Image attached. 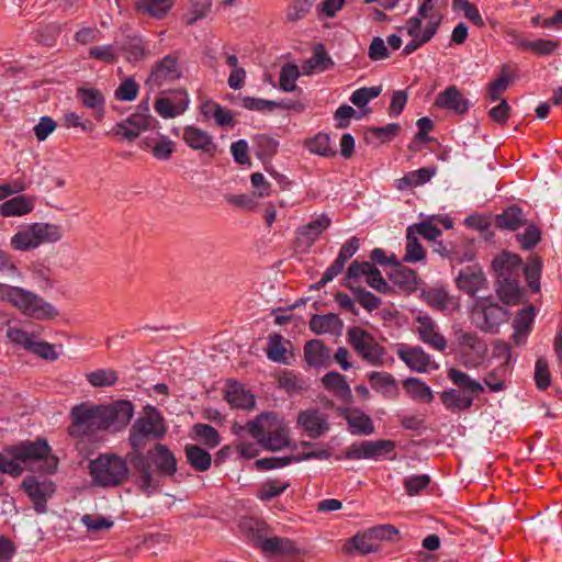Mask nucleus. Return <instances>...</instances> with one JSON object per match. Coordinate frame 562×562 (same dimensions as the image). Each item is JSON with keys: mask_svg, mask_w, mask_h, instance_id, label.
Segmentation results:
<instances>
[{"mask_svg": "<svg viewBox=\"0 0 562 562\" xmlns=\"http://www.w3.org/2000/svg\"><path fill=\"white\" fill-rule=\"evenodd\" d=\"M492 268L496 276L497 294L507 305L518 304L522 297L524 289L520 284L522 272L530 290L532 292L540 290L542 260L538 256H531L524 266L518 255L503 251L494 258Z\"/></svg>", "mask_w": 562, "mask_h": 562, "instance_id": "nucleus-1", "label": "nucleus"}, {"mask_svg": "<svg viewBox=\"0 0 562 562\" xmlns=\"http://www.w3.org/2000/svg\"><path fill=\"white\" fill-rule=\"evenodd\" d=\"M134 415L130 401L121 400L109 405H97L89 402L71 408L69 435L77 438H91L99 431L110 428H124Z\"/></svg>", "mask_w": 562, "mask_h": 562, "instance_id": "nucleus-2", "label": "nucleus"}, {"mask_svg": "<svg viewBox=\"0 0 562 562\" xmlns=\"http://www.w3.org/2000/svg\"><path fill=\"white\" fill-rule=\"evenodd\" d=\"M167 428L161 414L157 408L148 406L130 429V445L134 452L128 454L136 473L139 488L151 494L159 487V482L154 477L151 464L142 450L148 440H160L166 436Z\"/></svg>", "mask_w": 562, "mask_h": 562, "instance_id": "nucleus-3", "label": "nucleus"}, {"mask_svg": "<svg viewBox=\"0 0 562 562\" xmlns=\"http://www.w3.org/2000/svg\"><path fill=\"white\" fill-rule=\"evenodd\" d=\"M244 429L265 449L278 451L289 445V430L273 413L261 414L247 423Z\"/></svg>", "mask_w": 562, "mask_h": 562, "instance_id": "nucleus-4", "label": "nucleus"}, {"mask_svg": "<svg viewBox=\"0 0 562 562\" xmlns=\"http://www.w3.org/2000/svg\"><path fill=\"white\" fill-rule=\"evenodd\" d=\"M92 481L103 487H114L127 481L130 468L124 458L113 453H102L89 463Z\"/></svg>", "mask_w": 562, "mask_h": 562, "instance_id": "nucleus-5", "label": "nucleus"}, {"mask_svg": "<svg viewBox=\"0 0 562 562\" xmlns=\"http://www.w3.org/2000/svg\"><path fill=\"white\" fill-rule=\"evenodd\" d=\"M63 238L61 226L37 222L22 226L12 237L11 246L15 250L29 251L43 244H54Z\"/></svg>", "mask_w": 562, "mask_h": 562, "instance_id": "nucleus-6", "label": "nucleus"}, {"mask_svg": "<svg viewBox=\"0 0 562 562\" xmlns=\"http://www.w3.org/2000/svg\"><path fill=\"white\" fill-rule=\"evenodd\" d=\"M7 452L25 468L34 462H42L40 469L46 473H53L58 467V458L50 453V447L45 440L24 442L12 446Z\"/></svg>", "mask_w": 562, "mask_h": 562, "instance_id": "nucleus-7", "label": "nucleus"}, {"mask_svg": "<svg viewBox=\"0 0 562 562\" xmlns=\"http://www.w3.org/2000/svg\"><path fill=\"white\" fill-rule=\"evenodd\" d=\"M452 350L467 368H476L487 353L486 342L474 331L457 329L453 331Z\"/></svg>", "mask_w": 562, "mask_h": 562, "instance_id": "nucleus-8", "label": "nucleus"}, {"mask_svg": "<svg viewBox=\"0 0 562 562\" xmlns=\"http://www.w3.org/2000/svg\"><path fill=\"white\" fill-rule=\"evenodd\" d=\"M348 341L355 351L370 366L382 367L385 363L386 351L374 337L360 327L348 330Z\"/></svg>", "mask_w": 562, "mask_h": 562, "instance_id": "nucleus-9", "label": "nucleus"}, {"mask_svg": "<svg viewBox=\"0 0 562 562\" xmlns=\"http://www.w3.org/2000/svg\"><path fill=\"white\" fill-rule=\"evenodd\" d=\"M471 317L475 326L485 333H494L506 322L507 311L493 297H479L474 301Z\"/></svg>", "mask_w": 562, "mask_h": 562, "instance_id": "nucleus-10", "label": "nucleus"}, {"mask_svg": "<svg viewBox=\"0 0 562 562\" xmlns=\"http://www.w3.org/2000/svg\"><path fill=\"white\" fill-rule=\"evenodd\" d=\"M14 307L22 315L36 321H49L58 316V311L52 303L24 288H22Z\"/></svg>", "mask_w": 562, "mask_h": 562, "instance_id": "nucleus-11", "label": "nucleus"}, {"mask_svg": "<svg viewBox=\"0 0 562 562\" xmlns=\"http://www.w3.org/2000/svg\"><path fill=\"white\" fill-rule=\"evenodd\" d=\"M182 77V67L179 57L170 54L158 60L151 68L145 86L150 90H157L170 85Z\"/></svg>", "mask_w": 562, "mask_h": 562, "instance_id": "nucleus-12", "label": "nucleus"}, {"mask_svg": "<svg viewBox=\"0 0 562 562\" xmlns=\"http://www.w3.org/2000/svg\"><path fill=\"white\" fill-rule=\"evenodd\" d=\"M7 337L12 344L22 347L44 360L55 361L59 358V353L56 351L54 345L47 341L36 340L33 334L21 328L9 327Z\"/></svg>", "mask_w": 562, "mask_h": 562, "instance_id": "nucleus-13", "label": "nucleus"}, {"mask_svg": "<svg viewBox=\"0 0 562 562\" xmlns=\"http://www.w3.org/2000/svg\"><path fill=\"white\" fill-rule=\"evenodd\" d=\"M414 331L419 340L434 350L443 352L447 348V339L440 333L438 324L428 314L419 313L414 321Z\"/></svg>", "mask_w": 562, "mask_h": 562, "instance_id": "nucleus-14", "label": "nucleus"}, {"mask_svg": "<svg viewBox=\"0 0 562 562\" xmlns=\"http://www.w3.org/2000/svg\"><path fill=\"white\" fill-rule=\"evenodd\" d=\"M22 488L33 503L36 513L44 514L47 510V501L55 493V484L47 480H40L36 476H29L23 480Z\"/></svg>", "mask_w": 562, "mask_h": 562, "instance_id": "nucleus-15", "label": "nucleus"}, {"mask_svg": "<svg viewBox=\"0 0 562 562\" xmlns=\"http://www.w3.org/2000/svg\"><path fill=\"white\" fill-rule=\"evenodd\" d=\"M190 104V98L184 89H177L167 95L158 98L154 103L155 112L162 119H172L183 114Z\"/></svg>", "mask_w": 562, "mask_h": 562, "instance_id": "nucleus-16", "label": "nucleus"}, {"mask_svg": "<svg viewBox=\"0 0 562 562\" xmlns=\"http://www.w3.org/2000/svg\"><path fill=\"white\" fill-rule=\"evenodd\" d=\"M156 120L148 113V108L142 112H136L130 115L125 121L117 123L115 126V134L133 142L142 132L154 127Z\"/></svg>", "mask_w": 562, "mask_h": 562, "instance_id": "nucleus-17", "label": "nucleus"}, {"mask_svg": "<svg viewBox=\"0 0 562 562\" xmlns=\"http://www.w3.org/2000/svg\"><path fill=\"white\" fill-rule=\"evenodd\" d=\"M297 426L312 439L324 436L329 429L326 414L314 408L299 413Z\"/></svg>", "mask_w": 562, "mask_h": 562, "instance_id": "nucleus-18", "label": "nucleus"}, {"mask_svg": "<svg viewBox=\"0 0 562 562\" xmlns=\"http://www.w3.org/2000/svg\"><path fill=\"white\" fill-rule=\"evenodd\" d=\"M256 547L266 554L281 558H294L300 553V549L293 540L282 537H258Z\"/></svg>", "mask_w": 562, "mask_h": 562, "instance_id": "nucleus-19", "label": "nucleus"}, {"mask_svg": "<svg viewBox=\"0 0 562 562\" xmlns=\"http://www.w3.org/2000/svg\"><path fill=\"white\" fill-rule=\"evenodd\" d=\"M360 240L358 237L349 238L340 248L335 261L325 270L318 285L323 286L333 281L345 268L346 262L358 251Z\"/></svg>", "mask_w": 562, "mask_h": 562, "instance_id": "nucleus-20", "label": "nucleus"}, {"mask_svg": "<svg viewBox=\"0 0 562 562\" xmlns=\"http://www.w3.org/2000/svg\"><path fill=\"white\" fill-rule=\"evenodd\" d=\"M151 464L157 471V480L159 476H173L177 472V460L170 449L161 443H157L147 453ZM160 483V481H158Z\"/></svg>", "mask_w": 562, "mask_h": 562, "instance_id": "nucleus-21", "label": "nucleus"}, {"mask_svg": "<svg viewBox=\"0 0 562 562\" xmlns=\"http://www.w3.org/2000/svg\"><path fill=\"white\" fill-rule=\"evenodd\" d=\"M435 106L462 115L469 111L470 101L456 87L449 86L439 92L435 99Z\"/></svg>", "mask_w": 562, "mask_h": 562, "instance_id": "nucleus-22", "label": "nucleus"}, {"mask_svg": "<svg viewBox=\"0 0 562 562\" xmlns=\"http://www.w3.org/2000/svg\"><path fill=\"white\" fill-rule=\"evenodd\" d=\"M396 353L413 371L427 372L432 366L431 357L419 346L401 345Z\"/></svg>", "mask_w": 562, "mask_h": 562, "instance_id": "nucleus-23", "label": "nucleus"}, {"mask_svg": "<svg viewBox=\"0 0 562 562\" xmlns=\"http://www.w3.org/2000/svg\"><path fill=\"white\" fill-rule=\"evenodd\" d=\"M456 283L460 291L474 296L480 290L485 288L486 279L481 268L470 266L459 272Z\"/></svg>", "mask_w": 562, "mask_h": 562, "instance_id": "nucleus-24", "label": "nucleus"}, {"mask_svg": "<svg viewBox=\"0 0 562 562\" xmlns=\"http://www.w3.org/2000/svg\"><path fill=\"white\" fill-rule=\"evenodd\" d=\"M177 0H135V11L154 20H164L172 11Z\"/></svg>", "mask_w": 562, "mask_h": 562, "instance_id": "nucleus-25", "label": "nucleus"}, {"mask_svg": "<svg viewBox=\"0 0 562 562\" xmlns=\"http://www.w3.org/2000/svg\"><path fill=\"white\" fill-rule=\"evenodd\" d=\"M225 398L236 408L250 409L255 406V396L236 381L226 384Z\"/></svg>", "mask_w": 562, "mask_h": 562, "instance_id": "nucleus-26", "label": "nucleus"}, {"mask_svg": "<svg viewBox=\"0 0 562 562\" xmlns=\"http://www.w3.org/2000/svg\"><path fill=\"white\" fill-rule=\"evenodd\" d=\"M77 98L85 108L93 110V115L97 121L103 119L105 99L100 90L80 87L77 89Z\"/></svg>", "mask_w": 562, "mask_h": 562, "instance_id": "nucleus-27", "label": "nucleus"}, {"mask_svg": "<svg viewBox=\"0 0 562 562\" xmlns=\"http://www.w3.org/2000/svg\"><path fill=\"white\" fill-rule=\"evenodd\" d=\"M535 319V308L532 305H528L520 310L514 319V334L513 340L516 345H522L526 342L527 337L531 330Z\"/></svg>", "mask_w": 562, "mask_h": 562, "instance_id": "nucleus-28", "label": "nucleus"}, {"mask_svg": "<svg viewBox=\"0 0 562 562\" xmlns=\"http://www.w3.org/2000/svg\"><path fill=\"white\" fill-rule=\"evenodd\" d=\"M496 348L499 350V355H504L505 360L501 368L488 372L484 378V383L492 392H499L505 389L506 366L510 360L509 346L507 344L499 342L496 345Z\"/></svg>", "mask_w": 562, "mask_h": 562, "instance_id": "nucleus-29", "label": "nucleus"}, {"mask_svg": "<svg viewBox=\"0 0 562 562\" xmlns=\"http://www.w3.org/2000/svg\"><path fill=\"white\" fill-rule=\"evenodd\" d=\"M183 139L194 150L211 153L216 148L213 137L206 131L195 126H187L184 128Z\"/></svg>", "mask_w": 562, "mask_h": 562, "instance_id": "nucleus-30", "label": "nucleus"}, {"mask_svg": "<svg viewBox=\"0 0 562 562\" xmlns=\"http://www.w3.org/2000/svg\"><path fill=\"white\" fill-rule=\"evenodd\" d=\"M508 35L512 36L517 44V47L522 50H531L536 55L539 56H548L554 53V50L560 46L559 41L538 38L536 41H528L525 38H518L515 31L508 32Z\"/></svg>", "mask_w": 562, "mask_h": 562, "instance_id": "nucleus-31", "label": "nucleus"}, {"mask_svg": "<svg viewBox=\"0 0 562 562\" xmlns=\"http://www.w3.org/2000/svg\"><path fill=\"white\" fill-rule=\"evenodd\" d=\"M447 376L458 390L465 392L474 398L484 392V387L480 382L457 368H450L447 371Z\"/></svg>", "mask_w": 562, "mask_h": 562, "instance_id": "nucleus-32", "label": "nucleus"}, {"mask_svg": "<svg viewBox=\"0 0 562 562\" xmlns=\"http://www.w3.org/2000/svg\"><path fill=\"white\" fill-rule=\"evenodd\" d=\"M334 66L333 59L328 56L322 44L315 46L312 57L302 64L303 75L323 72Z\"/></svg>", "mask_w": 562, "mask_h": 562, "instance_id": "nucleus-33", "label": "nucleus"}, {"mask_svg": "<svg viewBox=\"0 0 562 562\" xmlns=\"http://www.w3.org/2000/svg\"><path fill=\"white\" fill-rule=\"evenodd\" d=\"M423 299L427 305L441 312L456 306L453 297L443 286H434L424 290Z\"/></svg>", "mask_w": 562, "mask_h": 562, "instance_id": "nucleus-34", "label": "nucleus"}, {"mask_svg": "<svg viewBox=\"0 0 562 562\" xmlns=\"http://www.w3.org/2000/svg\"><path fill=\"white\" fill-rule=\"evenodd\" d=\"M440 400L445 407L452 412H461L469 409L474 402V397L463 391L449 389L440 394Z\"/></svg>", "mask_w": 562, "mask_h": 562, "instance_id": "nucleus-35", "label": "nucleus"}, {"mask_svg": "<svg viewBox=\"0 0 562 562\" xmlns=\"http://www.w3.org/2000/svg\"><path fill=\"white\" fill-rule=\"evenodd\" d=\"M34 209V199L26 195H16L0 205V215L4 217L22 216Z\"/></svg>", "mask_w": 562, "mask_h": 562, "instance_id": "nucleus-36", "label": "nucleus"}, {"mask_svg": "<svg viewBox=\"0 0 562 562\" xmlns=\"http://www.w3.org/2000/svg\"><path fill=\"white\" fill-rule=\"evenodd\" d=\"M526 224V218L522 210L517 205H510L496 215L495 225L501 229L517 231Z\"/></svg>", "mask_w": 562, "mask_h": 562, "instance_id": "nucleus-37", "label": "nucleus"}, {"mask_svg": "<svg viewBox=\"0 0 562 562\" xmlns=\"http://www.w3.org/2000/svg\"><path fill=\"white\" fill-rule=\"evenodd\" d=\"M439 0H424L418 8V15L427 20L424 31L430 35H435L442 21V14L438 11L437 4Z\"/></svg>", "mask_w": 562, "mask_h": 562, "instance_id": "nucleus-38", "label": "nucleus"}, {"mask_svg": "<svg viewBox=\"0 0 562 562\" xmlns=\"http://www.w3.org/2000/svg\"><path fill=\"white\" fill-rule=\"evenodd\" d=\"M342 327L340 318L333 313L326 315H314L310 321V328L317 335L336 334Z\"/></svg>", "mask_w": 562, "mask_h": 562, "instance_id": "nucleus-39", "label": "nucleus"}, {"mask_svg": "<svg viewBox=\"0 0 562 562\" xmlns=\"http://www.w3.org/2000/svg\"><path fill=\"white\" fill-rule=\"evenodd\" d=\"M391 280L402 291L412 293L417 289L418 277L417 273L407 267L396 265L391 273Z\"/></svg>", "mask_w": 562, "mask_h": 562, "instance_id": "nucleus-40", "label": "nucleus"}, {"mask_svg": "<svg viewBox=\"0 0 562 562\" xmlns=\"http://www.w3.org/2000/svg\"><path fill=\"white\" fill-rule=\"evenodd\" d=\"M304 147L313 155L322 157H333L336 155V149L330 143L328 134L319 132L315 136L304 140Z\"/></svg>", "mask_w": 562, "mask_h": 562, "instance_id": "nucleus-41", "label": "nucleus"}, {"mask_svg": "<svg viewBox=\"0 0 562 562\" xmlns=\"http://www.w3.org/2000/svg\"><path fill=\"white\" fill-rule=\"evenodd\" d=\"M403 389L415 401L430 403L434 400L431 389L418 378H407L403 382Z\"/></svg>", "mask_w": 562, "mask_h": 562, "instance_id": "nucleus-42", "label": "nucleus"}, {"mask_svg": "<svg viewBox=\"0 0 562 562\" xmlns=\"http://www.w3.org/2000/svg\"><path fill=\"white\" fill-rule=\"evenodd\" d=\"M186 457L189 464L199 472L210 469L212 463L211 454L196 445H187L184 448Z\"/></svg>", "mask_w": 562, "mask_h": 562, "instance_id": "nucleus-43", "label": "nucleus"}, {"mask_svg": "<svg viewBox=\"0 0 562 562\" xmlns=\"http://www.w3.org/2000/svg\"><path fill=\"white\" fill-rule=\"evenodd\" d=\"M304 357L310 366L321 367L330 358V352L319 340H311L304 347Z\"/></svg>", "mask_w": 562, "mask_h": 562, "instance_id": "nucleus-44", "label": "nucleus"}, {"mask_svg": "<svg viewBox=\"0 0 562 562\" xmlns=\"http://www.w3.org/2000/svg\"><path fill=\"white\" fill-rule=\"evenodd\" d=\"M349 430L353 435H371L374 426L371 418L362 412L352 411L346 416Z\"/></svg>", "mask_w": 562, "mask_h": 562, "instance_id": "nucleus-45", "label": "nucleus"}, {"mask_svg": "<svg viewBox=\"0 0 562 562\" xmlns=\"http://www.w3.org/2000/svg\"><path fill=\"white\" fill-rule=\"evenodd\" d=\"M322 382L325 389L335 396L340 398L350 396V387L342 374L334 371L328 372L323 376Z\"/></svg>", "mask_w": 562, "mask_h": 562, "instance_id": "nucleus-46", "label": "nucleus"}, {"mask_svg": "<svg viewBox=\"0 0 562 562\" xmlns=\"http://www.w3.org/2000/svg\"><path fill=\"white\" fill-rule=\"evenodd\" d=\"M330 223L331 220L327 215L322 214L306 225L301 226L299 234L308 243H314L318 236L330 226Z\"/></svg>", "mask_w": 562, "mask_h": 562, "instance_id": "nucleus-47", "label": "nucleus"}, {"mask_svg": "<svg viewBox=\"0 0 562 562\" xmlns=\"http://www.w3.org/2000/svg\"><path fill=\"white\" fill-rule=\"evenodd\" d=\"M452 10L454 12H462L464 18L473 25L480 29L484 27L485 22L474 3L468 0H452Z\"/></svg>", "mask_w": 562, "mask_h": 562, "instance_id": "nucleus-48", "label": "nucleus"}, {"mask_svg": "<svg viewBox=\"0 0 562 562\" xmlns=\"http://www.w3.org/2000/svg\"><path fill=\"white\" fill-rule=\"evenodd\" d=\"M290 485V481L283 479L267 480L261 484L258 497L261 501H270L280 496Z\"/></svg>", "mask_w": 562, "mask_h": 562, "instance_id": "nucleus-49", "label": "nucleus"}, {"mask_svg": "<svg viewBox=\"0 0 562 562\" xmlns=\"http://www.w3.org/2000/svg\"><path fill=\"white\" fill-rule=\"evenodd\" d=\"M435 217H429L423 222L409 225L407 231L416 237L422 236L426 240L436 241L441 236V231L434 224Z\"/></svg>", "mask_w": 562, "mask_h": 562, "instance_id": "nucleus-50", "label": "nucleus"}, {"mask_svg": "<svg viewBox=\"0 0 562 562\" xmlns=\"http://www.w3.org/2000/svg\"><path fill=\"white\" fill-rule=\"evenodd\" d=\"M425 257L426 250L419 243L418 237H416L414 234H409V231L406 229V247L403 260L406 262L415 263L418 261H424Z\"/></svg>", "mask_w": 562, "mask_h": 562, "instance_id": "nucleus-51", "label": "nucleus"}, {"mask_svg": "<svg viewBox=\"0 0 562 562\" xmlns=\"http://www.w3.org/2000/svg\"><path fill=\"white\" fill-rule=\"evenodd\" d=\"M300 76L299 67L295 64H285L281 67L279 85L285 92H292L296 89V80Z\"/></svg>", "mask_w": 562, "mask_h": 562, "instance_id": "nucleus-52", "label": "nucleus"}, {"mask_svg": "<svg viewBox=\"0 0 562 562\" xmlns=\"http://www.w3.org/2000/svg\"><path fill=\"white\" fill-rule=\"evenodd\" d=\"M193 432L198 440L202 441L210 448H214L218 446L221 442L218 431L207 424H195L193 426Z\"/></svg>", "mask_w": 562, "mask_h": 562, "instance_id": "nucleus-53", "label": "nucleus"}, {"mask_svg": "<svg viewBox=\"0 0 562 562\" xmlns=\"http://www.w3.org/2000/svg\"><path fill=\"white\" fill-rule=\"evenodd\" d=\"M349 289L352 291L356 301L367 311L372 312L378 310L381 306V299L367 291L361 286H353L352 284H348Z\"/></svg>", "mask_w": 562, "mask_h": 562, "instance_id": "nucleus-54", "label": "nucleus"}, {"mask_svg": "<svg viewBox=\"0 0 562 562\" xmlns=\"http://www.w3.org/2000/svg\"><path fill=\"white\" fill-rule=\"evenodd\" d=\"M369 382L375 391L383 394L391 393L396 389L394 378L386 372H371L369 374Z\"/></svg>", "mask_w": 562, "mask_h": 562, "instance_id": "nucleus-55", "label": "nucleus"}, {"mask_svg": "<svg viewBox=\"0 0 562 562\" xmlns=\"http://www.w3.org/2000/svg\"><path fill=\"white\" fill-rule=\"evenodd\" d=\"M87 380L94 387L112 386L117 382V374L112 369H100L88 373Z\"/></svg>", "mask_w": 562, "mask_h": 562, "instance_id": "nucleus-56", "label": "nucleus"}, {"mask_svg": "<svg viewBox=\"0 0 562 562\" xmlns=\"http://www.w3.org/2000/svg\"><path fill=\"white\" fill-rule=\"evenodd\" d=\"M211 0H191L190 9L183 19L187 24L192 25L198 20L205 18L211 9Z\"/></svg>", "mask_w": 562, "mask_h": 562, "instance_id": "nucleus-57", "label": "nucleus"}, {"mask_svg": "<svg viewBox=\"0 0 562 562\" xmlns=\"http://www.w3.org/2000/svg\"><path fill=\"white\" fill-rule=\"evenodd\" d=\"M81 522L86 526L87 530L91 533H97L103 530H109L113 527L114 521L102 515L86 514L81 517Z\"/></svg>", "mask_w": 562, "mask_h": 562, "instance_id": "nucleus-58", "label": "nucleus"}, {"mask_svg": "<svg viewBox=\"0 0 562 562\" xmlns=\"http://www.w3.org/2000/svg\"><path fill=\"white\" fill-rule=\"evenodd\" d=\"M475 257L474 244L468 239L460 238L454 243L452 262L462 263L471 261Z\"/></svg>", "mask_w": 562, "mask_h": 562, "instance_id": "nucleus-59", "label": "nucleus"}, {"mask_svg": "<svg viewBox=\"0 0 562 562\" xmlns=\"http://www.w3.org/2000/svg\"><path fill=\"white\" fill-rule=\"evenodd\" d=\"M63 126L66 128H80L86 133H91L94 130V124L89 119L72 111L64 113Z\"/></svg>", "mask_w": 562, "mask_h": 562, "instance_id": "nucleus-60", "label": "nucleus"}, {"mask_svg": "<svg viewBox=\"0 0 562 562\" xmlns=\"http://www.w3.org/2000/svg\"><path fill=\"white\" fill-rule=\"evenodd\" d=\"M373 537L371 536L370 529L364 533H357L349 540V546L351 548H347V551L356 550L363 554L375 551L376 547L372 542Z\"/></svg>", "mask_w": 562, "mask_h": 562, "instance_id": "nucleus-61", "label": "nucleus"}, {"mask_svg": "<svg viewBox=\"0 0 562 562\" xmlns=\"http://www.w3.org/2000/svg\"><path fill=\"white\" fill-rule=\"evenodd\" d=\"M257 155L259 158L272 157L279 147V142L266 134L256 136Z\"/></svg>", "mask_w": 562, "mask_h": 562, "instance_id": "nucleus-62", "label": "nucleus"}, {"mask_svg": "<svg viewBox=\"0 0 562 562\" xmlns=\"http://www.w3.org/2000/svg\"><path fill=\"white\" fill-rule=\"evenodd\" d=\"M382 89L381 87H363L353 91L350 97V101L358 108H362L367 105L371 100L375 99L380 95Z\"/></svg>", "mask_w": 562, "mask_h": 562, "instance_id": "nucleus-63", "label": "nucleus"}, {"mask_svg": "<svg viewBox=\"0 0 562 562\" xmlns=\"http://www.w3.org/2000/svg\"><path fill=\"white\" fill-rule=\"evenodd\" d=\"M89 57L105 64H114L117 60L116 47L112 44L90 48Z\"/></svg>", "mask_w": 562, "mask_h": 562, "instance_id": "nucleus-64", "label": "nucleus"}]
</instances>
